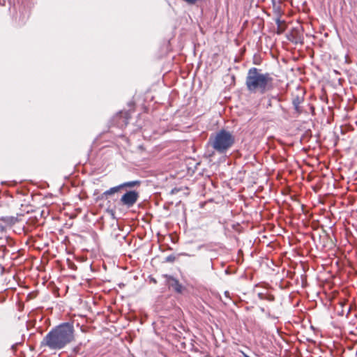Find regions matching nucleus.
<instances>
[{
  "instance_id": "1",
  "label": "nucleus",
  "mask_w": 357,
  "mask_h": 357,
  "mask_svg": "<svg viewBox=\"0 0 357 357\" xmlns=\"http://www.w3.org/2000/svg\"><path fill=\"white\" fill-rule=\"evenodd\" d=\"M74 339V328L69 323L61 324L52 328L44 337L42 344L52 350H59Z\"/></svg>"
},
{
  "instance_id": "2",
  "label": "nucleus",
  "mask_w": 357,
  "mask_h": 357,
  "mask_svg": "<svg viewBox=\"0 0 357 357\" xmlns=\"http://www.w3.org/2000/svg\"><path fill=\"white\" fill-rule=\"evenodd\" d=\"M273 78L271 74L263 73L261 70L253 67L248 72L245 85L250 93L264 94L273 88Z\"/></svg>"
},
{
  "instance_id": "3",
  "label": "nucleus",
  "mask_w": 357,
  "mask_h": 357,
  "mask_svg": "<svg viewBox=\"0 0 357 357\" xmlns=\"http://www.w3.org/2000/svg\"><path fill=\"white\" fill-rule=\"evenodd\" d=\"M234 137L224 129L211 135L208 144L216 152L222 154L226 153L234 144Z\"/></svg>"
},
{
  "instance_id": "4",
  "label": "nucleus",
  "mask_w": 357,
  "mask_h": 357,
  "mask_svg": "<svg viewBox=\"0 0 357 357\" xmlns=\"http://www.w3.org/2000/svg\"><path fill=\"white\" fill-rule=\"evenodd\" d=\"M138 197L139 193L137 192L130 190L121 197V202L128 207H131L137 202Z\"/></svg>"
},
{
  "instance_id": "5",
  "label": "nucleus",
  "mask_w": 357,
  "mask_h": 357,
  "mask_svg": "<svg viewBox=\"0 0 357 357\" xmlns=\"http://www.w3.org/2000/svg\"><path fill=\"white\" fill-rule=\"evenodd\" d=\"M167 284L173 288L176 292L181 293L182 291V286L179 282L174 277L170 275H165Z\"/></svg>"
},
{
  "instance_id": "6",
  "label": "nucleus",
  "mask_w": 357,
  "mask_h": 357,
  "mask_svg": "<svg viewBox=\"0 0 357 357\" xmlns=\"http://www.w3.org/2000/svg\"><path fill=\"white\" fill-rule=\"evenodd\" d=\"M258 297L261 300H266L270 302H273L275 300V297L273 295L263 292L259 293Z\"/></svg>"
},
{
  "instance_id": "7",
  "label": "nucleus",
  "mask_w": 357,
  "mask_h": 357,
  "mask_svg": "<svg viewBox=\"0 0 357 357\" xmlns=\"http://www.w3.org/2000/svg\"><path fill=\"white\" fill-rule=\"evenodd\" d=\"M139 184V181H129V182H126V183L121 184L120 187H121V188H124V187L132 188Z\"/></svg>"
},
{
  "instance_id": "8",
  "label": "nucleus",
  "mask_w": 357,
  "mask_h": 357,
  "mask_svg": "<svg viewBox=\"0 0 357 357\" xmlns=\"http://www.w3.org/2000/svg\"><path fill=\"white\" fill-rule=\"evenodd\" d=\"M120 189H121L120 185L118 186H116V187L111 188L108 190H106L104 192V195L106 196L113 195V194L117 192Z\"/></svg>"
},
{
  "instance_id": "9",
  "label": "nucleus",
  "mask_w": 357,
  "mask_h": 357,
  "mask_svg": "<svg viewBox=\"0 0 357 357\" xmlns=\"http://www.w3.org/2000/svg\"><path fill=\"white\" fill-rule=\"evenodd\" d=\"M284 23V22H282L279 18H278L276 20V24L278 25V31L277 33L278 34H280L282 33L284 30V28L282 26V24Z\"/></svg>"
},
{
  "instance_id": "10",
  "label": "nucleus",
  "mask_w": 357,
  "mask_h": 357,
  "mask_svg": "<svg viewBox=\"0 0 357 357\" xmlns=\"http://www.w3.org/2000/svg\"><path fill=\"white\" fill-rule=\"evenodd\" d=\"M299 103H300V102H299V99H298V98L294 99V100H293V104H294V107H295V109H296V110H298V105H299Z\"/></svg>"
},
{
  "instance_id": "11",
  "label": "nucleus",
  "mask_w": 357,
  "mask_h": 357,
  "mask_svg": "<svg viewBox=\"0 0 357 357\" xmlns=\"http://www.w3.org/2000/svg\"><path fill=\"white\" fill-rule=\"evenodd\" d=\"M167 261H172V257H167Z\"/></svg>"
},
{
  "instance_id": "12",
  "label": "nucleus",
  "mask_w": 357,
  "mask_h": 357,
  "mask_svg": "<svg viewBox=\"0 0 357 357\" xmlns=\"http://www.w3.org/2000/svg\"><path fill=\"white\" fill-rule=\"evenodd\" d=\"M243 356L244 357H250L248 355H247L246 354L243 353Z\"/></svg>"
}]
</instances>
